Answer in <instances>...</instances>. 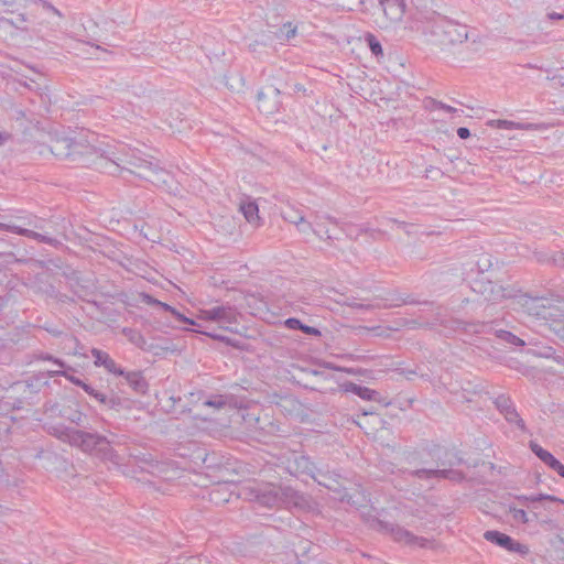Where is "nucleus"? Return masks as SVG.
<instances>
[{
  "label": "nucleus",
  "instance_id": "473e14b6",
  "mask_svg": "<svg viewBox=\"0 0 564 564\" xmlns=\"http://www.w3.org/2000/svg\"><path fill=\"white\" fill-rule=\"evenodd\" d=\"M82 389L87 394H89L91 398H94L97 402H99L100 404H101V402H104L106 400L105 392L95 389L94 387H91L90 384H88L86 382L82 386Z\"/></svg>",
  "mask_w": 564,
  "mask_h": 564
},
{
  "label": "nucleus",
  "instance_id": "7ed1b4c3",
  "mask_svg": "<svg viewBox=\"0 0 564 564\" xmlns=\"http://www.w3.org/2000/svg\"><path fill=\"white\" fill-rule=\"evenodd\" d=\"M51 153L58 160H66L79 166L95 167L99 148L68 137H56L48 144Z\"/></svg>",
  "mask_w": 564,
  "mask_h": 564
},
{
  "label": "nucleus",
  "instance_id": "f03ea898",
  "mask_svg": "<svg viewBox=\"0 0 564 564\" xmlns=\"http://www.w3.org/2000/svg\"><path fill=\"white\" fill-rule=\"evenodd\" d=\"M422 32L430 43L442 47L462 44L468 40L467 25L435 13L426 20Z\"/></svg>",
  "mask_w": 564,
  "mask_h": 564
},
{
  "label": "nucleus",
  "instance_id": "b1692460",
  "mask_svg": "<svg viewBox=\"0 0 564 564\" xmlns=\"http://www.w3.org/2000/svg\"><path fill=\"white\" fill-rule=\"evenodd\" d=\"M488 124L498 129H518V130H532L534 128L533 123H524V122H516L510 120H490Z\"/></svg>",
  "mask_w": 564,
  "mask_h": 564
},
{
  "label": "nucleus",
  "instance_id": "2f4dec72",
  "mask_svg": "<svg viewBox=\"0 0 564 564\" xmlns=\"http://www.w3.org/2000/svg\"><path fill=\"white\" fill-rule=\"evenodd\" d=\"M123 334L128 336L129 340L138 347H142L145 344L144 337L135 329L123 328Z\"/></svg>",
  "mask_w": 564,
  "mask_h": 564
},
{
  "label": "nucleus",
  "instance_id": "423d86ee",
  "mask_svg": "<svg viewBox=\"0 0 564 564\" xmlns=\"http://www.w3.org/2000/svg\"><path fill=\"white\" fill-rule=\"evenodd\" d=\"M274 465L291 476H310L316 479V466L311 458L302 453L288 451L276 457Z\"/></svg>",
  "mask_w": 564,
  "mask_h": 564
},
{
  "label": "nucleus",
  "instance_id": "f257e3e1",
  "mask_svg": "<svg viewBox=\"0 0 564 564\" xmlns=\"http://www.w3.org/2000/svg\"><path fill=\"white\" fill-rule=\"evenodd\" d=\"M97 162L96 170L111 175L128 172L153 184L166 183V177L170 176L166 171L149 161L140 150L126 145L118 151H113L111 147L105 150L99 148Z\"/></svg>",
  "mask_w": 564,
  "mask_h": 564
},
{
  "label": "nucleus",
  "instance_id": "de8ad7c7",
  "mask_svg": "<svg viewBox=\"0 0 564 564\" xmlns=\"http://www.w3.org/2000/svg\"><path fill=\"white\" fill-rule=\"evenodd\" d=\"M554 333L564 341V323L563 322H556L553 325Z\"/></svg>",
  "mask_w": 564,
  "mask_h": 564
},
{
  "label": "nucleus",
  "instance_id": "774afa93",
  "mask_svg": "<svg viewBox=\"0 0 564 564\" xmlns=\"http://www.w3.org/2000/svg\"><path fill=\"white\" fill-rule=\"evenodd\" d=\"M308 551V547L305 545L303 546V552L306 553Z\"/></svg>",
  "mask_w": 564,
  "mask_h": 564
},
{
  "label": "nucleus",
  "instance_id": "f3484780",
  "mask_svg": "<svg viewBox=\"0 0 564 564\" xmlns=\"http://www.w3.org/2000/svg\"><path fill=\"white\" fill-rule=\"evenodd\" d=\"M48 434L56 437L57 440L67 443L72 446L73 438L76 430L73 427L65 426L64 424L50 425L47 427Z\"/></svg>",
  "mask_w": 564,
  "mask_h": 564
},
{
  "label": "nucleus",
  "instance_id": "79ce46f5",
  "mask_svg": "<svg viewBox=\"0 0 564 564\" xmlns=\"http://www.w3.org/2000/svg\"><path fill=\"white\" fill-rule=\"evenodd\" d=\"M284 326L289 329H301L302 322L295 317H289L284 321Z\"/></svg>",
  "mask_w": 564,
  "mask_h": 564
},
{
  "label": "nucleus",
  "instance_id": "6e6552de",
  "mask_svg": "<svg viewBox=\"0 0 564 564\" xmlns=\"http://www.w3.org/2000/svg\"><path fill=\"white\" fill-rule=\"evenodd\" d=\"M409 475L419 479L432 480V479H448L453 482H460L465 479V475L460 470L453 468H437V469H414L410 470Z\"/></svg>",
  "mask_w": 564,
  "mask_h": 564
},
{
  "label": "nucleus",
  "instance_id": "052dcab7",
  "mask_svg": "<svg viewBox=\"0 0 564 564\" xmlns=\"http://www.w3.org/2000/svg\"><path fill=\"white\" fill-rule=\"evenodd\" d=\"M389 221L397 224L399 227H405L406 224L404 221H399L397 219L390 218Z\"/></svg>",
  "mask_w": 564,
  "mask_h": 564
},
{
  "label": "nucleus",
  "instance_id": "338daca9",
  "mask_svg": "<svg viewBox=\"0 0 564 564\" xmlns=\"http://www.w3.org/2000/svg\"><path fill=\"white\" fill-rule=\"evenodd\" d=\"M402 304L413 303L412 301H409L406 299H399Z\"/></svg>",
  "mask_w": 564,
  "mask_h": 564
},
{
  "label": "nucleus",
  "instance_id": "f8f14e48",
  "mask_svg": "<svg viewBox=\"0 0 564 564\" xmlns=\"http://www.w3.org/2000/svg\"><path fill=\"white\" fill-rule=\"evenodd\" d=\"M0 231H9L54 247L61 243L56 238L50 237L47 235L40 234L18 225H10L1 221Z\"/></svg>",
  "mask_w": 564,
  "mask_h": 564
},
{
  "label": "nucleus",
  "instance_id": "9b49d317",
  "mask_svg": "<svg viewBox=\"0 0 564 564\" xmlns=\"http://www.w3.org/2000/svg\"><path fill=\"white\" fill-rule=\"evenodd\" d=\"M495 405L509 423H514L521 431H525V423L510 398L501 394L496 398Z\"/></svg>",
  "mask_w": 564,
  "mask_h": 564
},
{
  "label": "nucleus",
  "instance_id": "393cba45",
  "mask_svg": "<svg viewBox=\"0 0 564 564\" xmlns=\"http://www.w3.org/2000/svg\"><path fill=\"white\" fill-rule=\"evenodd\" d=\"M337 477H339L337 474L323 473L322 470L317 469L315 480L318 482V485L324 486L329 490L339 492V489L335 486L338 484Z\"/></svg>",
  "mask_w": 564,
  "mask_h": 564
},
{
  "label": "nucleus",
  "instance_id": "4468645a",
  "mask_svg": "<svg viewBox=\"0 0 564 564\" xmlns=\"http://www.w3.org/2000/svg\"><path fill=\"white\" fill-rule=\"evenodd\" d=\"M121 376L137 394L143 395L148 392L149 383L141 371H124Z\"/></svg>",
  "mask_w": 564,
  "mask_h": 564
},
{
  "label": "nucleus",
  "instance_id": "09e8293b",
  "mask_svg": "<svg viewBox=\"0 0 564 564\" xmlns=\"http://www.w3.org/2000/svg\"><path fill=\"white\" fill-rule=\"evenodd\" d=\"M43 8L46 9L47 11H51L53 14L57 15L58 18H63V13L57 9L55 8L52 3L47 2V1H43Z\"/></svg>",
  "mask_w": 564,
  "mask_h": 564
},
{
  "label": "nucleus",
  "instance_id": "8fccbe9b",
  "mask_svg": "<svg viewBox=\"0 0 564 564\" xmlns=\"http://www.w3.org/2000/svg\"><path fill=\"white\" fill-rule=\"evenodd\" d=\"M457 135L460 138V139H467L470 137V131L468 128L466 127H459L457 129Z\"/></svg>",
  "mask_w": 564,
  "mask_h": 564
},
{
  "label": "nucleus",
  "instance_id": "a18cd8bd",
  "mask_svg": "<svg viewBox=\"0 0 564 564\" xmlns=\"http://www.w3.org/2000/svg\"><path fill=\"white\" fill-rule=\"evenodd\" d=\"M300 330H302L306 335L321 336L319 329H317L316 327H313V326L305 325L303 323H302V327Z\"/></svg>",
  "mask_w": 564,
  "mask_h": 564
},
{
  "label": "nucleus",
  "instance_id": "7c9ffc66",
  "mask_svg": "<svg viewBox=\"0 0 564 564\" xmlns=\"http://www.w3.org/2000/svg\"><path fill=\"white\" fill-rule=\"evenodd\" d=\"M509 513L511 514L512 519L517 523L525 524L531 521L529 518L528 512L522 508H517L514 506H509Z\"/></svg>",
  "mask_w": 564,
  "mask_h": 564
},
{
  "label": "nucleus",
  "instance_id": "bf43d9fd",
  "mask_svg": "<svg viewBox=\"0 0 564 564\" xmlns=\"http://www.w3.org/2000/svg\"><path fill=\"white\" fill-rule=\"evenodd\" d=\"M373 413H376V410L372 406L367 410H362V415L365 416Z\"/></svg>",
  "mask_w": 564,
  "mask_h": 564
},
{
  "label": "nucleus",
  "instance_id": "4be33fe9",
  "mask_svg": "<svg viewBox=\"0 0 564 564\" xmlns=\"http://www.w3.org/2000/svg\"><path fill=\"white\" fill-rule=\"evenodd\" d=\"M517 500L523 506L529 507V503H535L542 500H547L551 502L562 503L564 505V500L561 498H557L552 495H545V494H539V495H531V496H518Z\"/></svg>",
  "mask_w": 564,
  "mask_h": 564
},
{
  "label": "nucleus",
  "instance_id": "72a5a7b5",
  "mask_svg": "<svg viewBox=\"0 0 564 564\" xmlns=\"http://www.w3.org/2000/svg\"><path fill=\"white\" fill-rule=\"evenodd\" d=\"M338 303H341L343 305H347L352 308L361 310V311H369L373 306L371 304H364L357 302L356 297H345L343 301H338Z\"/></svg>",
  "mask_w": 564,
  "mask_h": 564
},
{
  "label": "nucleus",
  "instance_id": "37998d69",
  "mask_svg": "<svg viewBox=\"0 0 564 564\" xmlns=\"http://www.w3.org/2000/svg\"><path fill=\"white\" fill-rule=\"evenodd\" d=\"M56 375V371L54 372ZM57 375H61L65 377L67 380H69L72 383H74L77 387H80L85 383L82 379L69 375L67 371H57Z\"/></svg>",
  "mask_w": 564,
  "mask_h": 564
},
{
  "label": "nucleus",
  "instance_id": "dca6fc26",
  "mask_svg": "<svg viewBox=\"0 0 564 564\" xmlns=\"http://www.w3.org/2000/svg\"><path fill=\"white\" fill-rule=\"evenodd\" d=\"M91 356L95 358V365L105 367L109 372L115 375H123L124 370L119 367L110 356L97 348L91 349Z\"/></svg>",
  "mask_w": 564,
  "mask_h": 564
},
{
  "label": "nucleus",
  "instance_id": "20e7f679",
  "mask_svg": "<svg viewBox=\"0 0 564 564\" xmlns=\"http://www.w3.org/2000/svg\"><path fill=\"white\" fill-rule=\"evenodd\" d=\"M243 495L260 506L274 508L281 505H297L302 496L291 487H280L272 484L254 485L243 489Z\"/></svg>",
  "mask_w": 564,
  "mask_h": 564
},
{
  "label": "nucleus",
  "instance_id": "2eb2a0df",
  "mask_svg": "<svg viewBox=\"0 0 564 564\" xmlns=\"http://www.w3.org/2000/svg\"><path fill=\"white\" fill-rule=\"evenodd\" d=\"M105 406L117 412L129 411L133 408L134 401L128 397H120L119 394L111 391L109 394L106 393V400L101 402Z\"/></svg>",
  "mask_w": 564,
  "mask_h": 564
},
{
  "label": "nucleus",
  "instance_id": "1a4fd4ad",
  "mask_svg": "<svg viewBox=\"0 0 564 564\" xmlns=\"http://www.w3.org/2000/svg\"><path fill=\"white\" fill-rule=\"evenodd\" d=\"M282 218L296 226L297 230L304 235L314 232L312 224L305 218V209L293 204H288L281 209Z\"/></svg>",
  "mask_w": 564,
  "mask_h": 564
},
{
  "label": "nucleus",
  "instance_id": "c85d7f7f",
  "mask_svg": "<svg viewBox=\"0 0 564 564\" xmlns=\"http://www.w3.org/2000/svg\"><path fill=\"white\" fill-rule=\"evenodd\" d=\"M296 35V26L291 22L284 23L275 33V36L280 41H290Z\"/></svg>",
  "mask_w": 564,
  "mask_h": 564
},
{
  "label": "nucleus",
  "instance_id": "e433bc0d",
  "mask_svg": "<svg viewBox=\"0 0 564 564\" xmlns=\"http://www.w3.org/2000/svg\"><path fill=\"white\" fill-rule=\"evenodd\" d=\"M227 401L224 395H216L213 399H208L204 401V405L214 406L216 409H221L226 405Z\"/></svg>",
  "mask_w": 564,
  "mask_h": 564
},
{
  "label": "nucleus",
  "instance_id": "e2e57ef3",
  "mask_svg": "<svg viewBox=\"0 0 564 564\" xmlns=\"http://www.w3.org/2000/svg\"><path fill=\"white\" fill-rule=\"evenodd\" d=\"M463 463V459L459 458V457H456V460L455 462H449V466H453V465H459Z\"/></svg>",
  "mask_w": 564,
  "mask_h": 564
},
{
  "label": "nucleus",
  "instance_id": "0eeeda50",
  "mask_svg": "<svg viewBox=\"0 0 564 564\" xmlns=\"http://www.w3.org/2000/svg\"><path fill=\"white\" fill-rule=\"evenodd\" d=\"M371 527L383 534L390 535L393 541L411 547H429L432 544V541L423 536L414 535L409 530L395 523L376 519L372 521Z\"/></svg>",
  "mask_w": 564,
  "mask_h": 564
},
{
  "label": "nucleus",
  "instance_id": "ddd939ff",
  "mask_svg": "<svg viewBox=\"0 0 564 564\" xmlns=\"http://www.w3.org/2000/svg\"><path fill=\"white\" fill-rule=\"evenodd\" d=\"M379 6L389 22H399L405 12L404 0H378Z\"/></svg>",
  "mask_w": 564,
  "mask_h": 564
},
{
  "label": "nucleus",
  "instance_id": "a211bd4d",
  "mask_svg": "<svg viewBox=\"0 0 564 564\" xmlns=\"http://www.w3.org/2000/svg\"><path fill=\"white\" fill-rule=\"evenodd\" d=\"M347 391L352 392L362 400L381 402V395L378 391L365 386L349 383Z\"/></svg>",
  "mask_w": 564,
  "mask_h": 564
},
{
  "label": "nucleus",
  "instance_id": "c9c22d12",
  "mask_svg": "<svg viewBox=\"0 0 564 564\" xmlns=\"http://www.w3.org/2000/svg\"><path fill=\"white\" fill-rule=\"evenodd\" d=\"M507 551L525 556L529 553V547L525 544L517 542L512 539V545L508 546Z\"/></svg>",
  "mask_w": 564,
  "mask_h": 564
},
{
  "label": "nucleus",
  "instance_id": "a878e982",
  "mask_svg": "<svg viewBox=\"0 0 564 564\" xmlns=\"http://www.w3.org/2000/svg\"><path fill=\"white\" fill-rule=\"evenodd\" d=\"M59 415L63 419L68 420L69 422L75 423L78 426L83 425V420L85 419L83 412H80L78 409H73L70 406L62 410Z\"/></svg>",
  "mask_w": 564,
  "mask_h": 564
},
{
  "label": "nucleus",
  "instance_id": "ea45409f",
  "mask_svg": "<svg viewBox=\"0 0 564 564\" xmlns=\"http://www.w3.org/2000/svg\"><path fill=\"white\" fill-rule=\"evenodd\" d=\"M207 336L214 338V339H217L219 341H223L229 346H232V347H236V348H239V345L237 343V340L235 339H231L227 336H223V335H217V334H213V333H205Z\"/></svg>",
  "mask_w": 564,
  "mask_h": 564
},
{
  "label": "nucleus",
  "instance_id": "4c0bfd02",
  "mask_svg": "<svg viewBox=\"0 0 564 564\" xmlns=\"http://www.w3.org/2000/svg\"><path fill=\"white\" fill-rule=\"evenodd\" d=\"M430 104H431V109H441V110H444L448 113H454V112H457V109L452 107V106H448L442 101H438V100H435V99H431L430 100Z\"/></svg>",
  "mask_w": 564,
  "mask_h": 564
},
{
  "label": "nucleus",
  "instance_id": "a19ab883",
  "mask_svg": "<svg viewBox=\"0 0 564 564\" xmlns=\"http://www.w3.org/2000/svg\"><path fill=\"white\" fill-rule=\"evenodd\" d=\"M443 175L444 173L438 167H435L433 165H430L425 169L426 178L437 180L440 177H443Z\"/></svg>",
  "mask_w": 564,
  "mask_h": 564
},
{
  "label": "nucleus",
  "instance_id": "6e6d98bb",
  "mask_svg": "<svg viewBox=\"0 0 564 564\" xmlns=\"http://www.w3.org/2000/svg\"><path fill=\"white\" fill-rule=\"evenodd\" d=\"M176 318L180 321V322H183V323H186L188 325H195L196 323L191 319V318H187L185 317L184 315L181 314V316H176Z\"/></svg>",
  "mask_w": 564,
  "mask_h": 564
},
{
  "label": "nucleus",
  "instance_id": "cd10ccee",
  "mask_svg": "<svg viewBox=\"0 0 564 564\" xmlns=\"http://www.w3.org/2000/svg\"><path fill=\"white\" fill-rule=\"evenodd\" d=\"M496 336L500 340H502L507 344L513 345V346H524L525 345L524 340H522L520 337L516 336L514 334H512L509 330L498 329V330H496Z\"/></svg>",
  "mask_w": 564,
  "mask_h": 564
},
{
  "label": "nucleus",
  "instance_id": "603ef678",
  "mask_svg": "<svg viewBox=\"0 0 564 564\" xmlns=\"http://www.w3.org/2000/svg\"><path fill=\"white\" fill-rule=\"evenodd\" d=\"M19 0H0V8L4 7L7 9L14 7Z\"/></svg>",
  "mask_w": 564,
  "mask_h": 564
},
{
  "label": "nucleus",
  "instance_id": "3c124183",
  "mask_svg": "<svg viewBox=\"0 0 564 564\" xmlns=\"http://www.w3.org/2000/svg\"><path fill=\"white\" fill-rule=\"evenodd\" d=\"M551 469L556 471L557 475L564 478V465L560 460H557Z\"/></svg>",
  "mask_w": 564,
  "mask_h": 564
},
{
  "label": "nucleus",
  "instance_id": "0e129e2a",
  "mask_svg": "<svg viewBox=\"0 0 564 564\" xmlns=\"http://www.w3.org/2000/svg\"><path fill=\"white\" fill-rule=\"evenodd\" d=\"M88 45H91L94 46L97 51H102V52H107V50H105L104 47L99 46V45H94L91 44L90 42H87Z\"/></svg>",
  "mask_w": 564,
  "mask_h": 564
},
{
  "label": "nucleus",
  "instance_id": "6ab92c4d",
  "mask_svg": "<svg viewBox=\"0 0 564 564\" xmlns=\"http://www.w3.org/2000/svg\"><path fill=\"white\" fill-rule=\"evenodd\" d=\"M6 12H10L12 14L11 18H2L1 22L4 24H9L17 30L28 32L29 31V18L25 13H17L14 14L13 10L6 9Z\"/></svg>",
  "mask_w": 564,
  "mask_h": 564
},
{
  "label": "nucleus",
  "instance_id": "39448f33",
  "mask_svg": "<svg viewBox=\"0 0 564 564\" xmlns=\"http://www.w3.org/2000/svg\"><path fill=\"white\" fill-rule=\"evenodd\" d=\"M111 444L104 435L76 430L72 446L78 447L84 453L94 454L102 459L119 464V456Z\"/></svg>",
  "mask_w": 564,
  "mask_h": 564
},
{
  "label": "nucleus",
  "instance_id": "69168bd1",
  "mask_svg": "<svg viewBox=\"0 0 564 564\" xmlns=\"http://www.w3.org/2000/svg\"><path fill=\"white\" fill-rule=\"evenodd\" d=\"M220 494V490L219 489H214L212 492H210V496H215V495H218Z\"/></svg>",
  "mask_w": 564,
  "mask_h": 564
},
{
  "label": "nucleus",
  "instance_id": "f704fd0d",
  "mask_svg": "<svg viewBox=\"0 0 564 564\" xmlns=\"http://www.w3.org/2000/svg\"><path fill=\"white\" fill-rule=\"evenodd\" d=\"M147 297L149 299V301H148L149 304L160 306L162 310H164L165 312H170L175 317L181 316V313L178 311H176L173 306H171L166 303H163L159 300L152 299L151 296H147Z\"/></svg>",
  "mask_w": 564,
  "mask_h": 564
},
{
  "label": "nucleus",
  "instance_id": "680f3d73",
  "mask_svg": "<svg viewBox=\"0 0 564 564\" xmlns=\"http://www.w3.org/2000/svg\"><path fill=\"white\" fill-rule=\"evenodd\" d=\"M9 139V134L0 133V145L3 144Z\"/></svg>",
  "mask_w": 564,
  "mask_h": 564
},
{
  "label": "nucleus",
  "instance_id": "c03bdc74",
  "mask_svg": "<svg viewBox=\"0 0 564 564\" xmlns=\"http://www.w3.org/2000/svg\"><path fill=\"white\" fill-rule=\"evenodd\" d=\"M40 359H42V360H46V361H51V362H53V364H55V365L59 366L61 368H64V367H65V362H64L63 360L57 359V358L53 357V356H52V355H50V354H42V355L40 356Z\"/></svg>",
  "mask_w": 564,
  "mask_h": 564
},
{
  "label": "nucleus",
  "instance_id": "864d4df0",
  "mask_svg": "<svg viewBox=\"0 0 564 564\" xmlns=\"http://www.w3.org/2000/svg\"><path fill=\"white\" fill-rule=\"evenodd\" d=\"M547 19L550 20H563L564 19V12L557 13V12H550L546 14Z\"/></svg>",
  "mask_w": 564,
  "mask_h": 564
},
{
  "label": "nucleus",
  "instance_id": "9d476101",
  "mask_svg": "<svg viewBox=\"0 0 564 564\" xmlns=\"http://www.w3.org/2000/svg\"><path fill=\"white\" fill-rule=\"evenodd\" d=\"M238 311L230 305L214 306L200 311V317L206 321H213L224 324H235L238 321Z\"/></svg>",
  "mask_w": 564,
  "mask_h": 564
},
{
  "label": "nucleus",
  "instance_id": "412c9836",
  "mask_svg": "<svg viewBox=\"0 0 564 564\" xmlns=\"http://www.w3.org/2000/svg\"><path fill=\"white\" fill-rule=\"evenodd\" d=\"M240 210L249 224L254 226L260 225L259 208L256 202H242L240 204Z\"/></svg>",
  "mask_w": 564,
  "mask_h": 564
},
{
  "label": "nucleus",
  "instance_id": "58836bf2",
  "mask_svg": "<svg viewBox=\"0 0 564 564\" xmlns=\"http://www.w3.org/2000/svg\"><path fill=\"white\" fill-rule=\"evenodd\" d=\"M22 219L24 225L31 226L35 229H43L44 220L36 216L23 217Z\"/></svg>",
  "mask_w": 564,
  "mask_h": 564
},
{
  "label": "nucleus",
  "instance_id": "5701e85b",
  "mask_svg": "<svg viewBox=\"0 0 564 564\" xmlns=\"http://www.w3.org/2000/svg\"><path fill=\"white\" fill-rule=\"evenodd\" d=\"M530 449L541 459L549 468H552L554 464L558 460L553 456L552 453L544 449L536 442L531 441L529 443Z\"/></svg>",
  "mask_w": 564,
  "mask_h": 564
},
{
  "label": "nucleus",
  "instance_id": "bb28decb",
  "mask_svg": "<svg viewBox=\"0 0 564 564\" xmlns=\"http://www.w3.org/2000/svg\"><path fill=\"white\" fill-rule=\"evenodd\" d=\"M456 328L463 329L468 333L480 334L485 330L487 326L485 323H475V322H465V321H455Z\"/></svg>",
  "mask_w": 564,
  "mask_h": 564
},
{
  "label": "nucleus",
  "instance_id": "49530a36",
  "mask_svg": "<svg viewBox=\"0 0 564 564\" xmlns=\"http://www.w3.org/2000/svg\"><path fill=\"white\" fill-rule=\"evenodd\" d=\"M129 456H130L131 458H134V459H135V462H138V463L149 464V463H150V460H151V459L149 458V455L143 454V453L134 454V453H132V452H131V453H129Z\"/></svg>",
  "mask_w": 564,
  "mask_h": 564
},
{
  "label": "nucleus",
  "instance_id": "5fc2aeb1",
  "mask_svg": "<svg viewBox=\"0 0 564 564\" xmlns=\"http://www.w3.org/2000/svg\"><path fill=\"white\" fill-rule=\"evenodd\" d=\"M340 501H345L349 505H355V501H352V497L346 492L340 496Z\"/></svg>",
  "mask_w": 564,
  "mask_h": 564
},
{
  "label": "nucleus",
  "instance_id": "13d9d810",
  "mask_svg": "<svg viewBox=\"0 0 564 564\" xmlns=\"http://www.w3.org/2000/svg\"><path fill=\"white\" fill-rule=\"evenodd\" d=\"M297 557V563L299 564H318L317 562L311 560V558H300L299 556Z\"/></svg>",
  "mask_w": 564,
  "mask_h": 564
},
{
  "label": "nucleus",
  "instance_id": "4d7b16f0",
  "mask_svg": "<svg viewBox=\"0 0 564 564\" xmlns=\"http://www.w3.org/2000/svg\"><path fill=\"white\" fill-rule=\"evenodd\" d=\"M261 45L260 42L258 41H254L253 43H250L249 44V51L252 52V53H257L258 52V47Z\"/></svg>",
  "mask_w": 564,
  "mask_h": 564
},
{
  "label": "nucleus",
  "instance_id": "aec40b11",
  "mask_svg": "<svg viewBox=\"0 0 564 564\" xmlns=\"http://www.w3.org/2000/svg\"><path fill=\"white\" fill-rule=\"evenodd\" d=\"M484 539L506 550L508 546L512 545V538L510 535L496 530L486 531Z\"/></svg>",
  "mask_w": 564,
  "mask_h": 564
},
{
  "label": "nucleus",
  "instance_id": "c756f323",
  "mask_svg": "<svg viewBox=\"0 0 564 564\" xmlns=\"http://www.w3.org/2000/svg\"><path fill=\"white\" fill-rule=\"evenodd\" d=\"M365 41L368 44V46L373 55H376V56L383 55L381 43L372 33H366Z\"/></svg>",
  "mask_w": 564,
  "mask_h": 564
}]
</instances>
